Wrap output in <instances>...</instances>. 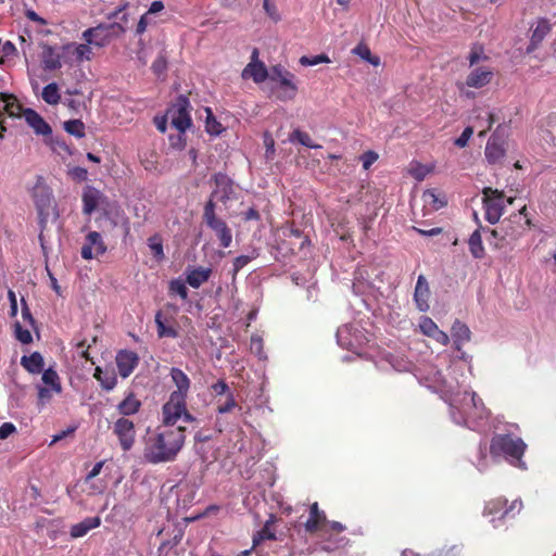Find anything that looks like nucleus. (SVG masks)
<instances>
[{
    "mask_svg": "<svg viewBox=\"0 0 556 556\" xmlns=\"http://www.w3.org/2000/svg\"><path fill=\"white\" fill-rule=\"evenodd\" d=\"M174 324L175 319L169 313L162 309L156 312L155 325L159 338H177L178 331Z\"/></svg>",
    "mask_w": 556,
    "mask_h": 556,
    "instance_id": "obj_16",
    "label": "nucleus"
},
{
    "mask_svg": "<svg viewBox=\"0 0 556 556\" xmlns=\"http://www.w3.org/2000/svg\"><path fill=\"white\" fill-rule=\"evenodd\" d=\"M455 350L460 351L463 345L470 341L471 331L463 321L456 319L451 329Z\"/></svg>",
    "mask_w": 556,
    "mask_h": 556,
    "instance_id": "obj_25",
    "label": "nucleus"
},
{
    "mask_svg": "<svg viewBox=\"0 0 556 556\" xmlns=\"http://www.w3.org/2000/svg\"><path fill=\"white\" fill-rule=\"evenodd\" d=\"M419 328L420 331L429 338L439 329L438 325L428 316L420 318Z\"/></svg>",
    "mask_w": 556,
    "mask_h": 556,
    "instance_id": "obj_42",
    "label": "nucleus"
},
{
    "mask_svg": "<svg viewBox=\"0 0 556 556\" xmlns=\"http://www.w3.org/2000/svg\"><path fill=\"white\" fill-rule=\"evenodd\" d=\"M170 378L174 384L176 386V390L170 393V395H177L181 399H187L188 392L190 390L191 381L189 377L180 369L173 367L170 369Z\"/></svg>",
    "mask_w": 556,
    "mask_h": 556,
    "instance_id": "obj_23",
    "label": "nucleus"
},
{
    "mask_svg": "<svg viewBox=\"0 0 556 556\" xmlns=\"http://www.w3.org/2000/svg\"><path fill=\"white\" fill-rule=\"evenodd\" d=\"M482 195L484 217L492 225L498 223L503 216L506 202L511 204L514 201L511 198L505 200L504 192L498 191L497 189H492L490 187H485L482 190Z\"/></svg>",
    "mask_w": 556,
    "mask_h": 556,
    "instance_id": "obj_4",
    "label": "nucleus"
},
{
    "mask_svg": "<svg viewBox=\"0 0 556 556\" xmlns=\"http://www.w3.org/2000/svg\"><path fill=\"white\" fill-rule=\"evenodd\" d=\"M21 115L37 135L48 136L52 132L50 125L35 110L22 109Z\"/></svg>",
    "mask_w": 556,
    "mask_h": 556,
    "instance_id": "obj_20",
    "label": "nucleus"
},
{
    "mask_svg": "<svg viewBox=\"0 0 556 556\" xmlns=\"http://www.w3.org/2000/svg\"><path fill=\"white\" fill-rule=\"evenodd\" d=\"M484 154L489 163L494 164L501 161L505 155L503 143L497 138L491 137L486 142Z\"/></svg>",
    "mask_w": 556,
    "mask_h": 556,
    "instance_id": "obj_27",
    "label": "nucleus"
},
{
    "mask_svg": "<svg viewBox=\"0 0 556 556\" xmlns=\"http://www.w3.org/2000/svg\"><path fill=\"white\" fill-rule=\"evenodd\" d=\"M345 530V526L342 525L341 522L339 521H329L327 519V528L323 530V533L324 534H328V533H341Z\"/></svg>",
    "mask_w": 556,
    "mask_h": 556,
    "instance_id": "obj_58",
    "label": "nucleus"
},
{
    "mask_svg": "<svg viewBox=\"0 0 556 556\" xmlns=\"http://www.w3.org/2000/svg\"><path fill=\"white\" fill-rule=\"evenodd\" d=\"M166 60L162 55L157 56V59L152 63V70L157 76L163 75L166 71Z\"/></svg>",
    "mask_w": 556,
    "mask_h": 556,
    "instance_id": "obj_56",
    "label": "nucleus"
},
{
    "mask_svg": "<svg viewBox=\"0 0 556 556\" xmlns=\"http://www.w3.org/2000/svg\"><path fill=\"white\" fill-rule=\"evenodd\" d=\"M139 364V356L132 351H119L116 355V365L122 378L129 377Z\"/></svg>",
    "mask_w": 556,
    "mask_h": 556,
    "instance_id": "obj_17",
    "label": "nucleus"
},
{
    "mask_svg": "<svg viewBox=\"0 0 556 556\" xmlns=\"http://www.w3.org/2000/svg\"><path fill=\"white\" fill-rule=\"evenodd\" d=\"M21 365L30 374H40L43 370L45 361L39 352H33L28 356H22Z\"/></svg>",
    "mask_w": 556,
    "mask_h": 556,
    "instance_id": "obj_28",
    "label": "nucleus"
},
{
    "mask_svg": "<svg viewBox=\"0 0 556 556\" xmlns=\"http://www.w3.org/2000/svg\"><path fill=\"white\" fill-rule=\"evenodd\" d=\"M432 170V167L420 163H412L409 166V174L418 181L424 180L427 175Z\"/></svg>",
    "mask_w": 556,
    "mask_h": 556,
    "instance_id": "obj_39",
    "label": "nucleus"
},
{
    "mask_svg": "<svg viewBox=\"0 0 556 556\" xmlns=\"http://www.w3.org/2000/svg\"><path fill=\"white\" fill-rule=\"evenodd\" d=\"M471 403L475 409L478 410V417L480 419L489 417V410L485 408L482 400L477 395L476 392L471 393Z\"/></svg>",
    "mask_w": 556,
    "mask_h": 556,
    "instance_id": "obj_48",
    "label": "nucleus"
},
{
    "mask_svg": "<svg viewBox=\"0 0 556 556\" xmlns=\"http://www.w3.org/2000/svg\"><path fill=\"white\" fill-rule=\"evenodd\" d=\"M299 62L303 66H315L320 63H329L330 59L326 54H318L314 56L303 55L300 58Z\"/></svg>",
    "mask_w": 556,
    "mask_h": 556,
    "instance_id": "obj_43",
    "label": "nucleus"
},
{
    "mask_svg": "<svg viewBox=\"0 0 556 556\" xmlns=\"http://www.w3.org/2000/svg\"><path fill=\"white\" fill-rule=\"evenodd\" d=\"M186 400L187 399H181L177 395H169V400L162 408L164 424L162 427H173L185 412Z\"/></svg>",
    "mask_w": 556,
    "mask_h": 556,
    "instance_id": "obj_11",
    "label": "nucleus"
},
{
    "mask_svg": "<svg viewBox=\"0 0 556 556\" xmlns=\"http://www.w3.org/2000/svg\"><path fill=\"white\" fill-rule=\"evenodd\" d=\"M430 338L435 340L438 343H440L442 345H447L450 342V338H448L447 333L441 329H438Z\"/></svg>",
    "mask_w": 556,
    "mask_h": 556,
    "instance_id": "obj_62",
    "label": "nucleus"
},
{
    "mask_svg": "<svg viewBox=\"0 0 556 556\" xmlns=\"http://www.w3.org/2000/svg\"><path fill=\"white\" fill-rule=\"evenodd\" d=\"M237 407L239 409H241V407L238 405V403L235 399L233 393L231 392V393H228L227 399L224 403H222L220 401H217L216 412L218 414L223 415V414L230 413L232 409H235Z\"/></svg>",
    "mask_w": 556,
    "mask_h": 556,
    "instance_id": "obj_38",
    "label": "nucleus"
},
{
    "mask_svg": "<svg viewBox=\"0 0 556 556\" xmlns=\"http://www.w3.org/2000/svg\"><path fill=\"white\" fill-rule=\"evenodd\" d=\"M151 23V17L149 16V14H143L140 18V21L138 22V25H137V33L138 34H142L146 31L148 25Z\"/></svg>",
    "mask_w": 556,
    "mask_h": 556,
    "instance_id": "obj_64",
    "label": "nucleus"
},
{
    "mask_svg": "<svg viewBox=\"0 0 556 556\" xmlns=\"http://www.w3.org/2000/svg\"><path fill=\"white\" fill-rule=\"evenodd\" d=\"M211 393L214 396H222V395H228V393H231V390L229 386L226 383L224 379H219L215 383H213L210 387Z\"/></svg>",
    "mask_w": 556,
    "mask_h": 556,
    "instance_id": "obj_46",
    "label": "nucleus"
},
{
    "mask_svg": "<svg viewBox=\"0 0 556 556\" xmlns=\"http://www.w3.org/2000/svg\"><path fill=\"white\" fill-rule=\"evenodd\" d=\"M211 268L198 267L188 271L186 282L192 288H199L210 279Z\"/></svg>",
    "mask_w": 556,
    "mask_h": 556,
    "instance_id": "obj_29",
    "label": "nucleus"
},
{
    "mask_svg": "<svg viewBox=\"0 0 556 556\" xmlns=\"http://www.w3.org/2000/svg\"><path fill=\"white\" fill-rule=\"evenodd\" d=\"M185 427H157L148 433L143 457L150 464L168 463L176 459L185 444Z\"/></svg>",
    "mask_w": 556,
    "mask_h": 556,
    "instance_id": "obj_1",
    "label": "nucleus"
},
{
    "mask_svg": "<svg viewBox=\"0 0 556 556\" xmlns=\"http://www.w3.org/2000/svg\"><path fill=\"white\" fill-rule=\"evenodd\" d=\"M101 384V387L106 390V391H111L115 388L116 383H117V378H116V375L115 372L113 371H104V374L102 375V377L98 380Z\"/></svg>",
    "mask_w": 556,
    "mask_h": 556,
    "instance_id": "obj_45",
    "label": "nucleus"
},
{
    "mask_svg": "<svg viewBox=\"0 0 556 556\" xmlns=\"http://www.w3.org/2000/svg\"><path fill=\"white\" fill-rule=\"evenodd\" d=\"M62 50L64 54H67V63L80 64L84 61H90L93 55L91 45L86 41L85 43H66L62 47Z\"/></svg>",
    "mask_w": 556,
    "mask_h": 556,
    "instance_id": "obj_14",
    "label": "nucleus"
},
{
    "mask_svg": "<svg viewBox=\"0 0 556 556\" xmlns=\"http://www.w3.org/2000/svg\"><path fill=\"white\" fill-rule=\"evenodd\" d=\"M263 7L267 15L273 21L277 22L280 20V15L274 2H271L270 0H264Z\"/></svg>",
    "mask_w": 556,
    "mask_h": 556,
    "instance_id": "obj_52",
    "label": "nucleus"
},
{
    "mask_svg": "<svg viewBox=\"0 0 556 556\" xmlns=\"http://www.w3.org/2000/svg\"><path fill=\"white\" fill-rule=\"evenodd\" d=\"M414 231L420 233L424 240L432 239L434 237L441 236L439 240L451 241L452 243H457V239L451 237L450 235L444 233L443 229L440 227H427V228H413Z\"/></svg>",
    "mask_w": 556,
    "mask_h": 556,
    "instance_id": "obj_32",
    "label": "nucleus"
},
{
    "mask_svg": "<svg viewBox=\"0 0 556 556\" xmlns=\"http://www.w3.org/2000/svg\"><path fill=\"white\" fill-rule=\"evenodd\" d=\"M527 444L520 437L509 433L495 434L490 443V453L493 457L503 456L510 465L526 469L522 460Z\"/></svg>",
    "mask_w": 556,
    "mask_h": 556,
    "instance_id": "obj_2",
    "label": "nucleus"
},
{
    "mask_svg": "<svg viewBox=\"0 0 556 556\" xmlns=\"http://www.w3.org/2000/svg\"><path fill=\"white\" fill-rule=\"evenodd\" d=\"M206 131L211 135H219L223 131V126L208 111V116L205 122Z\"/></svg>",
    "mask_w": 556,
    "mask_h": 556,
    "instance_id": "obj_49",
    "label": "nucleus"
},
{
    "mask_svg": "<svg viewBox=\"0 0 556 556\" xmlns=\"http://www.w3.org/2000/svg\"><path fill=\"white\" fill-rule=\"evenodd\" d=\"M168 289L170 293L178 294L184 300L188 298V289L186 285L180 280L169 281Z\"/></svg>",
    "mask_w": 556,
    "mask_h": 556,
    "instance_id": "obj_47",
    "label": "nucleus"
},
{
    "mask_svg": "<svg viewBox=\"0 0 556 556\" xmlns=\"http://www.w3.org/2000/svg\"><path fill=\"white\" fill-rule=\"evenodd\" d=\"M64 129L68 134H71L77 138L85 137V125L80 119H72V121L65 122Z\"/></svg>",
    "mask_w": 556,
    "mask_h": 556,
    "instance_id": "obj_37",
    "label": "nucleus"
},
{
    "mask_svg": "<svg viewBox=\"0 0 556 556\" xmlns=\"http://www.w3.org/2000/svg\"><path fill=\"white\" fill-rule=\"evenodd\" d=\"M141 402L135 396L134 393H129L118 405L117 410L122 417L135 415L139 412Z\"/></svg>",
    "mask_w": 556,
    "mask_h": 556,
    "instance_id": "obj_30",
    "label": "nucleus"
},
{
    "mask_svg": "<svg viewBox=\"0 0 556 556\" xmlns=\"http://www.w3.org/2000/svg\"><path fill=\"white\" fill-rule=\"evenodd\" d=\"M124 31V27L118 23L99 24L96 27L84 30L81 38L91 46L102 48Z\"/></svg>",
    "mask_w": 556,
    "mask_h": 556,
    "instance_id": "obj_5",
    "label": "nucleus"
},
{
    "mask_svg": "<svg viewBox=\"0 0 556 556\" xmlns=\"http://www.w3.org/2000/svg\"><path fill=\"white\" fill-rule=\"evenodd\" d=\"M83 211L85 214L90 215L92 212L99 210L109 213L112 210V204L106 197L103 195L98 189L87 186L83 192Z\"/></svg>",
    "mask_w": 556,
    "mask_h": 556,
    "instance_id": "obj_9",
    "label": "nucleus"
},
{
    "mask_svg": "<svg viewBox=\"0 0 556 556\" xmlns=\"http://www.w3.org/2000/svg\"><path fill=\"white\" fill-rule=\"evenodd\" d=\"M16 431V427L12 422H4L0 426V440L8 439Z\"/></svg>",
    "mask_w": 556,
    "mask_h": 556,
    "instance_id": "obj_60",
    "label": "nucleus"
},
{
    "mask_svg": "<svg viewBox=\"0 0 556 556\" xmlns=\"http://www.w3.org/2000/svg\"><path fill=\"white\" fill-rule=\"evenodd\" d=\"M493 77V72L488 67H477L472 70L466 78V85L471 88H482L486 86Z\"/></svg>",
    "mask_w": 556,
    "mask_h": 556,
    "instance_id": "obj_24",
    "label": "nucleus"
},
{
    "mask_svg": "<svg viewBox=\"0 0 556 556\" xmlns=\"http://www.w3.org/2000/svg\"><path fill=\"white\" fill-rule=\"evenodd\" d=\"M269 79L273 81H278L280 87L283 88L282 93L279 94L280 100H292L295 97L298 87L294 83V75L287 71L283 66H273L270 68Z\"/></svg>",
    "mask_w": 556,
    "mask_h": 556,
    "instance_id": "obj_8",
    "label": "nucleus"
},
{
    "mask_svg": "<svg viewBox=\"0 0 556 556\" xmlns=\"http://www.w3.org/2000/svg\"><path fill=\"white\" fill-rule=\"evenodd\" d=\"M9 301H10V316L15 317L17 314V300L14 291L9 290L8 292Z\"/></svg>",
    "mask_w": 556,
    "mask_h": 556,
    "instance_id": "obj_63",
    "label": "nucleus"
},
{
    "mask_svg": "<svg viewBox=\"0 0 556 556\" xmlns=\"http://www.w3.org/2000/svg\"><path fill=\"white\" fill-rule=\"evenodd\" d=\"M472 134H473L472 127H470V126L466 127L463 130L462 135L455 140V144L459 148L466 147L469 139L471 138Z\"/></svg>",
    "mask_w": 556,
    "mask_h": 556,
    "instance_id": "obj_53",
    "label": "nucleus"
},
{
    "mask_svg": "<svg viewBox=\"0 0 556 556\" xmlns=\"http://www.w3.org/2000/svg\"><path fill=\"white\" fill-rule=\"evenodd\" d=\"M422 201L426 205L431 206V208L435 211L446 204L445 197L442 193H437L434 190L424 191Z\"/></svg>",
    "mask_w": 556,
    "mask_h": 556,
    "instance_id": "obj_33",
    "label": "nucleus"
},
{
    "mask_svg": "<svg viewBox=\"0 0 556 556\" xmlns=\"http://www.w3.org/2000/svg\"><path fill=\"white\" fill-rule=\"evenodd\" d=\"M496 238H497V231L495 229L480 228L472 232V235L469 238L468 243H481L482 240L491 242Z\"/></svg>",
    "mask_w": 556,
    "mask_h": 556,
    "instance_id": "obj_34",
    "label": "nucleus"
},
{
    "mask_svg": "<svg viewBox=\"0 0 556 556\" xmlns=\"http://www.w3.org/2000/svg\"><path fill=\"white\" fill-rule=\"evenodd\" d=\"M493 123H494L493 114L485 112V116L481 117L480 126L482 129L480 130L479 136H484L486 134V131L491 129Z\"/></svg>",
    "mask_w": 556,
    "mask_h": 556,
    "instance_id": "obj_57",
    "label": "nucleus"
},
{
    "mask_svg": "<svg viewBox=\"0 0 556 556\" xmlns=\"http://www.w3.org/2000/svg\"><path fill=\"white\" fill-rule=\"evenodd\" d=\"M43 101L50 105H55L61 100L59 87L55 83L48 84L41 93Z\"/></svg>",
    "mask_w": 556,
    "mask_h": 556,
    "instance_id": "obj_35",
    "label": "nucleus"
},
{
    "mask_svg": "<svg viewBox=\"0 0 556 556\" xmlns=\"http://www.w3.org/2000/svg\"><path fill=\"white\" fill-rule=\"evenodd\" d=\"M551 27L547 21L540 20L534 27L531 36V42L528 48V51H532L536 48V46L545 38V36L549 33Z\"/></svg>",
    "mask_w": 556,
    "mask_h": 556,
    "instance_id": "obj_31",
    "label": "nucleus"
},
{
    "mask_svg": "<svg viewBox=\"0 0 556 556\" xmlns=\"http://www.w3.org/2000/svg\"><path fill=\"white\" fill-rule=\"evenodd\" d=\"M101 525V518L87 517L83 521L75 523L71 527L70 534L73 539L85 536L90 530L98 528Z\"/></svg>",
    "mask_w": 556,
    "mask_h": 556,
    "instance_id": "obj_26",
    "label": "nucleus"
},
{
    "mask_svg": "<svg viewBox=\"0 0 556 556\" xmlns=\"http://www.w3.org/2000/svg\"><path fill=\"white\" fill-rule=\"evenodd\" d=\"M305 531L309 534L323 532L327 528V516L324 510L319 508L317 502H314L309 506V516L304 523Z\"/></svg>",
    "mask_w": 556,
    "mask_h": 556,
    "instance_id": "obj_15",
    "label": "nucleus"
},
{
    "mask_svg": "<svg viewBox=\"0 0 556 556\" xmlns=\"http://www.w3.org/2000/svg\"><path fill=\"white\" fill-rule=\"evenodd\" d=\"M166 113L170 125L180 134H184L188 128H190L192 121L190 116V102L188 98L179 96L176 102L168 108Z\"/></svg>",
    "mask_w": 556,
    "mask_h": 556,
    "instance_id": "obj_6",
    "label": "nucleus"
},
{
    "mask_svg": "<svg viewBox=\"0 0 556 556\" xmlns=\"http://www.w3.org/2000/svg\"><path fill=\"white\" fill-rule=\"evenodd\" d=\"M113 433L117 437L124 452H128L134 447L136 442V429L135 424L130 419L119 417L114 422Z\"/></svg>",
    "mask_w": 556,
    "mask_h": 556,
    "instance_id": "obj_10",
    "label": "nucleus"
},
{
    "mask_svg": "<svg viewBox=\"0 0 556 556\" xmlns=\"http://www.w3.org/2000/svg\"><path fill=\"white\" fill-rule=\"evenodd\" d=\"M52 388L39 387L38 388V400L40 405H45L52 399Z\"/></svg>",
    "mask_w": 556,
    "mask_h": 556,
    "instance_id": "obj_59",
    "label": "nucleus"
},
{
    "mask_svg": "<svg viewBox=\"0 0 556 556\" xmlns=\"http://www.w3.org/2000/svg\"><path fill=\"white\" fill-rule=\"evenodd\" d=\"M42 381L47 386H50V388H52V390L55 392V393H61L62 391V386H61V382H60V377L58 375V372L52 369V368H48L46 370H42Z\"/></svg>",
    "mask_w": 556,
    "mask_h": 556,
    "instance_id": "obj_36",
    "label": "nucleus"
},
{
    "mask_svg": "<svg viewBox=\"0 0 556 556\" xmlns=\"http://www.w3.org/2000/svg\"><path fill=\"white\" fill-rule=\"evenodd\" d=\"M22 302V317L23 319L29 324V326H31L33 328H35L36 326V320L35 318L33 317L31 313H30V309L25 301L24 298H22L21 300Z\"/></svg>",
    "mask_w": 556,
    "mask_h": 556,
    "instance_id": "obj_54",
    "label": "nucleus"
},
{
    "mask_svg": "<svg viewBox=\"0 0 556 556\" xmlns=\"http://www.w3.org/2000/svg\"><path fill=\"white\" fill-rule=\"evenodd\" d=\"M269 74L265 64L258 60V50L253 49L251 62L242 71V78H252L254 83L261 84L269 78Z\"/></svg>",
    "mask_w": 556,
    "mask_h": 556,
    "instance_id": "obj_13",
    "label": "nucleus"
},
{
    "mask_svg": "<svg viewBox=\"0 0 556 556\" xmlns=\"http://www.w3.org/2000/svg\"><path fill=\"white\" fill-rule=\"evenodd\" d=\"M290 140L291 141H299L302 146H305L307 148H311V149H319L321 148V146L319 144H315L311 138V136L306 132H303L301 130H294L292 134H291V137H290Z\"/></svg>",
    "mask_w": 556,
    "mask_h": 556,
    "instance_id": "obj_41",
    "label": "nucleus"
},
{
    "mask_svg": "<svg viewBox=\"0 0 556 556\" xmlns=\"http://www.w3.org/2000/svg\"><path fill=\"white\" fill-rule=\"evenodd\" d=\"M14 333L15 338L23 344H29L33 341L30 331L28 329H24L18 321L14 324Z\"/></svg>",
    "mask_w": 556,
    "mask_h": 556,
    "instance_id": "obj_44",
    "label": "nucleus"
},
{
    "mask_svg": "<svg viewBox=\"0 0 556 556\" xmlns=\"http://www.w3.org/2000/svg\"><path fill=\"white\" fill-rule=\"evenodd\" d=\"M256 255L253 253L252 255H240L233 261V270L232 274L236 276L240 269H242L251 260H253Z\"/></svg>",
    "mask_w": 556,
    "mask_h": 556,
    "instance_id": "obj_51",
    "label": "nucleus"
},
{
    "mask_svg": "<svg viewBox=\"0 0 556 556\" xmlns=\"http://www.w3.org/2000/svg\"><path fill=\"white\" fill-rule=\"evenodd\" d=\"M379 155L375 151H367L361 155V161L363 164V168L368 170L370 166L378 160Z\"/></svg>",
    "mask_w": 556,
    "mask_h": 556,
    "instance_id": "obj_50",
    "label": "nucleus"
},
{
    "mask_svg": "<svg viewBox=\"0 0 556 556\" xmlns=\"http://www.w3.org/2000/svg\"><path fill=\"white\" fill-rule=\"evenodd\" d=\"M430 288L424 275H419L414 292V301L420 312L429 309Z\"/></svg>",
    "mask_w": 556,
    "mask_h": 556,
    "instance_id": "obj_21",
    "label": "nucleus"
},
{
    "mask_svg": "<svg viewBox=\"0 0 556 556\" xmlns=\"http://www.w3.org/2000/svg\"><path fill=\"white\" fill-rule=\"evenodd\" d=\"M482 59H485V56L481 48H473L468 56L470 66H473Z\"/></svg>",
    "mask_w": 556,
    "mask_h": 556,
    "instance_id": "obj_61",
    "label": "nucleus"
},
{
    "mask_svg": "<svg viewBox=\"0 0 556 556\" xmlns=\"http://www.w3.org/2000/svg\"><path fill=\"white\" fill-rule=\"evenodd\" d=\"M41 62L46 71H55L62 66V63H67V54L58 52L55 48L45 45L42 47Z\"/></svg>",
    "mask_w": 556,
    "mask_h": 556,
    "instance_id": "obj_19",
    "label": "nucleus"
},
{
    "mask_svg": "<svg viewBox=\"0 0 556 556\" xmlns=\"http://www.w3.org/2000/svg\"><path fill=\"white\" fill-rule=\"evenodd\" d=\"M30 195L37 210L40 225L49 219H56L59 212L51 188L42 176H37L35 185L30 189Z\"/></svg>",
    "mask_w": 556,
    "mask_h": 556,
    "instance_id": "obj_3",
    "label": "nucleus"
},
{
    "mask_svg": "<svg viewBox=\"0 0 556 556\" xmlns=\"http://www.w3.org/2000/svg\"><path fill=\"white\" fill-rule=\"evenodd\" d=\"M214 181L216 188L212 192L211 199L225 202L233 192L231 180L226 175L218 173L214 176Z\"/></svg>",
    "mask_w": 556,
    "mask_h": 556,
    "instance_id": "obj_22",
    "label": "nucleus"
},
{
    "mask_svg": "<svg viewBox=\"0 0 556 556\" xmlns=\"http://www.w3.org/2000/svg\"><path fill=\"white\" fill-rule=\"evenodd\" d=\"M275 532L270 529V521H267L264 527L253 536V547L258 545L264 540H275Z\"/></svg>",
    "mask_w": 556,
    "mask_h": 556,
    "instance_id": "obj_40",
    "label": "nucleus"
},
{
    "mask_svg": "<svg viewBox=\"0 0 556 556\" xmlns=\"http://www.w3.org/2000/svg\"><path fill=\"white\" fill-rule=\"evenodd\" d=\"M22 112V105L17 102L16 98L10 93H0V118L3 113H7L11 117H20ZM7 127L0 119V131H5ZM2 135L0 134V139Z\"/></svg>",
    "mask_w": 556,
    "mask_h": 556,
    "instance_id": "obj_18",
    "label": "nucleus"
},
{
    "mask_svg": "<svg viewBox=\"0 0 556 556\" xmlns=\"http://www.w3.org/2000/svg\"><path fill=\"white\" fill-rule=\"evenodd\" d=\"M522 509V502L515 500L508 505V501L505 497H496L485 503L483 515L491 516L492 521L497 517L504 519L506 517H515Z\"/></svg>",
    "mask_w": 556,
    "mask_h": 556,
    "instance_id": "obj_7",
    "label": "nucleus"
},
{
    "mask_svg": "<svg viewBox=\"0 0 556 556\" xmlns=\"http://www.w3.org/2000/svg\"><path fill=\"white\" fill-rule=\"evenodd\" d=\"M203 218L207 226L218 233L223 243H229L231 241V236L226 224L215 215V203L213 199H210L205 204Z\"/></svg>",
    "mask_w": 556,
    "mask_h": 556,
    "instance_id": "obj_12",
    "label": "nucleus"
},
{
    "mask_svg": "<svg viewBox=\"0 0 556 556\" xmlns=\"http://www.w3.org/2000/svg\"><path fill=\"white\" fill-rule=\"evenodd\" d=\"M352 53L355 55H358L361 59L367 62L369 58L372 55L370 49L363 43L357 45L353 50Z\"/></svg>",
    "mask_w": 556,
    "mask_h": 556,
    "instance_id": "obj_55",
    "label": "nucleus"
}]
</instances>
